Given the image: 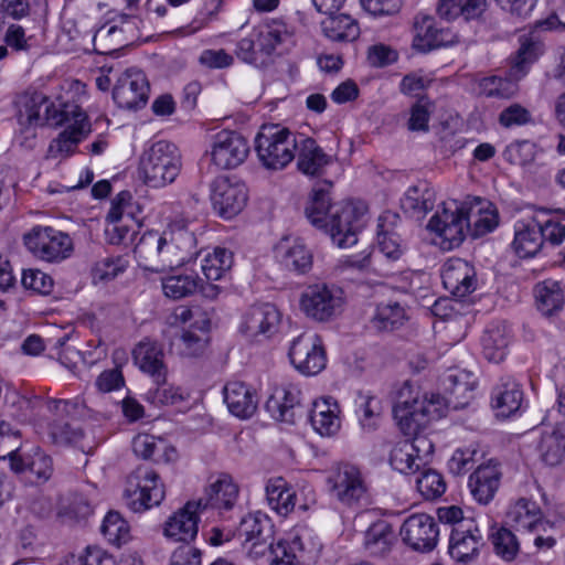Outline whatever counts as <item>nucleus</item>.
Instances as JSON below:
<instances>
[{
    "instance_id": "obj_1",
    "label": "nucleus",
    "mask_w": 565,
    "mask_h": 565,
    "mask_svg": "<svg viewBox=\"0 0 565 565\" xmlns=\"http://www.w3.org/2000/svg\"><path fill=\"white\" fill-rule=\"evenodd\" d=\"M86 95V85L77 79H65L51 96L41 93L24 94L17 98L18 139L20 145L32 148L36 129L50 121L60 125L75 119L78 103Z\"/></svg>"
},
{
    "instance_id": "obj_2",
    "label": "nucleus",
    "mask_w": 565,
    "mask_h": 565,
    "mask_svg": "<svg viewBox=\"0 0 565 565\" xmlns=\"http://www.w3.org/2000/svg\"><path fill=\"white\" fill-rule=\"evenodd\" d=\"M140 268L151 273H164L186 264L195 254V237L188 230V220L175 216L162 232L142 234L134 249Z\"/></svg>"
},
{
    "instance_id": "obj_3",
    "label": "nucleus",
    "mask_w": 565,
    "mask_h": 565,
    "mask_svg": "<svg viewBox=\"0 0 565 565\" xmlns=\"http://www.w3.org/2000/svg\"><path fill=\"white\" fill-rule=\"evenodd\" d=\"M309 222L329 234L340 248L358 243V235L367 221V206L361 201L332 202L328 191L315 190L306 207Z\"/></svg>"
},
{
    "instance_id": "obj_4",
    "label": "nucleus",
    "mask_w": 565,
    "mask_h": 565,
    "mask_svg": "<svg viewBox=\"0 0 565 565\" xmlns=\"http://www.w3.org/2000/svg\"><path fill=\"white\" fill-rule=\"evenodd\" d=\"M450 405L448 397L424 393L411 382H404L396 393L394 419L404 435L416 434L430 422L443 418Z\"/></svg>"
},
{
    "instance_id": "obj_5",
    "label": "nucleus",
    "mask_w": 565,
    "mask_h": 565,
    "mask_svg": "<svg viewBox=\"0 0 565 565\" xmlns=\"http://www.w3.org/2000/svg\"><path fill=\"white\" fill-rule=\"evenodd\" d=\"M296 45V28L278 19L265 21L236 45V55L245 63L263 66L275 53L289 51Z\"/></svg>"
},
{
    "instance_id": "obj_6",
    "label": "nucleus",
    "mask_w": 565,
    "mask_h": 565,
    "mask_svg": "<svg viewBox=\"0 0 565 565\" xmlns=\"http://www.w3.org/2000/svg\"><path fill=\"white\" fill-rule=\"evenodd\" d=\"M461 201L448 199L437 207L426 224L433 245L449 252L459 247L468 235V223Z\"/></svg>"
},
{
    "instance_id": "obj_7",
    "label": "nucleus",
    "mask_w": 565,
    "mask_h": 565,
    "mask_svg": "<svg viewBox=\"0 0 565 565\" xmlns=\"http://www.w3.org/2000/svg\"><path fill=\"white\" fill-rule=\"evenodd\" d=\"M297 149L295 134L280 125H263L255 138L257 157L269 170L286 168L295 159Z\"/></svg>"
},
{
    "instance_id": "obj_8",
    "label": "nucleus",
    "mask_w": 565,
    "mask_h": 565,
    "mask_svg": "<svg viewBox=\"0 0 565 565\" xmlns=\"http://www.w3.org/2000/svg\"><path fill=\"white\" fill-rule=\"evenodd\" d=\"M181 168V157L173 143L164 140L154 142L147 149L139 162V174L151 188H162L172 183Z\"/></svg>"
},
{
    "instance_id": "obj_9",
    "label": "nucleus",
    "mask_w": 565,
    "mask_h": 565,
    "mask_svg": "<svg viewBox=\"0 0 565 565\" xmlns=\"http://www.w3.org/2000/svg\"><path fill=\"white\" fill-rule=\"evenodd\" d=\"M345 302V292L338 285L315 282L300 292L298 305L307 318L328 322L343 311Z\"/></svg>"
},
{
    "instance_id": "obj_10",
    "label": "nucleus",
    "mask_w": 565,
    "mask_h": 565,
    "mask_svg": "<svg viewBox=\"0 0 565 565\" xmlns=\"http://www.w3.org/2000/svg\"><path fill=\"white\" fill-rule=\"evenodd\" d=\"M166 497V488L160 476L151 468L139 467L126 479L124 499L136 513L158 507Z\"/></svg>"
},
{
    "instance_id": "obj_11",
    "label": "nucleus",
    "mask_w": 565,
    "mask_h": 565,
    "mask_svg": "<svg viewBox=\"0 0 565 565\" xmlns=\"http://www.w3.org/2000/svg\"><path fill=\"white\" fill-rule=\"evenodd\" d=\"M22 242L34 258L51 264L65 260L74 249L71 236L52 226H33L23 234Z\"/></svg>"
},
{
    "instance_id": "obj_12",
    "label": "nucleus",
    "mask_w": 565,
    "mask_h": 565,
    "mask_svg": "<svg viewBox=\"0 0 565 565\" xmlns=\"http://www.w3.org/2000/svg\"><path fill=\"white\" fill-rule=\"evenodd\" d=\"M327 482L333 497L343 505L359 508L370 502V489L362 471L353 465L333 469Z\"/></svg>"
},
{
    "instance_id": "obj_13",
    "label": "nucleus",
    "mask_w": 565,
    "mask_h": 565,
    "mask_svg": "<svg viewBox=\"0 0 565 565\" xmlns=\"http://www.w3.org/2000/svg\"><path fill=\"white\" fill-rule=\"evenodd\" d=\"M249 153L248 141L233 130L214 134L209 142L205 156L217 170H228L241 166Z\"/></svg>"
},
{
    "instance_id": "obj_14",
    "label": "nucleus",
    "mask_w": 565,
    "mask_h": 565,
    "mask_svg": "<svg viewBox=\"0 0 565 565\" xmlns=\"http://www.w3.org/2000/svg\"><path fill=\"white\" fill-rule=\"evenodd\" d=\"M411 436L409 440L396 443L390 452V465L404 475L418 471L434 452V444L427 436L419 433Z\"/></svg>"
},
{
    "instance_id": "obj_15",
    "label": "nucleus",
    "mask_w": 565,
    "mask_h": 565,
    "mask_svg": "<svg viewBox=\"0 0 565 565\" xmlns=\"http://www.w3.org/2000/svg\"><path fill=\"white\" fill-rule=\"evenodd\" d=\"M289 359L292 366L306 376L319 374L327 365L322 341L312 332L302 333L291 342Z\"/></svg>"
},
{
    "instance_id": "obj_16",
    "label": "nucleus",
    "mask_w": 565,
    "mask_h": 565,
    "mask_svg": "<svg viewBox=\"0 0 565 565\" xmlns=\"http://www.w3.org/2000/svg\"><path fill=\"white\" fill-rule=\"evenodd\" d=\"M273 525L264 513L256 512L245 515L237 527V539L243 548L253 558L263 557L270 547Z\"/></svg>"
},
{
    "instance_id": "obj_17",
    "label": "nucleus",
    "mask_w": 565,
    "mask_h": 565,
    "mask_svg": "<svg viewBox=\"0 0 565 565\" xmlns=\"http://www.w3.org/2000/svg\"><path fill=\"white\" fill-rule=\"evenodd\" d=\"M211 201L217 215L225 220H231L238 215L246 206L248 191L243 182L221 177L213 184Z\"/></svg>"
},
{
    "instance_id": "obj_18",
    "label": "nucleus",
    "mask_w": 565,
    "mask_h": 565,
    "mask_svg": "<svg viewBox=\"0 0 565 565\" xmlns=\"http://www.w3.org/2000/svg\"><path fill=\"white\" fill-rule=\"evenodd\" d=\"M483 546V535L475 520L468 519L452 527L448 552L455 562L462 564L476 562Z\"/></svg>"
},
{
    "instance_id": "obj_19",
    "label": "nucleus",
    "mask_w": 565,
    "mask_h": 565,
    "mask_svg": "<svg viewBox=\"0 0 565 565\" xmlns=\"http://www.w3.org/2000/svg\"><path fill=\"white\" fill-rule=\"evenodd\" d=\"M402 541L417 552H430L438 543L439 529L427 513H414L406 518L399 529Z\"/></svg>"
},
{
    "instance_id": "obj_20",
    "label": "nucleus",
    "mask_w": 565,
    "mask_h": 565,
    "mask_svg": "<svg viewBox=\"0 0 565 565\" xmlns=\"http://www.w3.org/2000/svg\"><path fill=\"white\" fill-rule=\"evenodd\" d=\"M201 511L202 501H188L164 521L162 535L170 542L189 545L198 535Z\"/></svg>"
},
{
    "instance_id": "obj_21",
    "label": "nucleus",
    "mask_w": 565,
    "mask_h": 565,
    "mask_svg": "<svg viewBox=\"0 0 565 565\" xmlns=\"http://www.w3.org/2000/svg\"><path fill=\"white\" fill-rule=\"evenodd\" d=\"M279 310L271 303L250 307L242 317L239 331L248 339L270 338L278 331Z\"/></svg>"
},
{
    "instance_id": "obj_22",
    "label": "nucleus",
    "mask_w": 565,
    "mask_h": 565,
    "mask_svg": "<svg viewBox=\"0 0 565 565\" xmlns=\"http://www.w3.org/2000/svg\"><path fill=\"white\" fill-rule=\"evenodd\" d=\"M458 42L457 35L448 28L438 26L433 17L418 14L413 24V47L419 52L449 46Z\"/></svg>"
},
{
    "instance_id": "obj_23",
    "label": "nucleus",
    "mask_w": 565,
    "mask_h": 565,
    "mask_svg": "<svg viewBox=\"0 0 565 565\" xmlns=\"http://www.w3.org/2000/svg\"><path fill=\"white\" fill-rule=\"evenodd\" d=\"M148 93L149 85L145 74L138 70H128L118 78L113 98L120 108L137 109L146 105Z\"/></svg>"
},
{
    "instance_id": "obj_24",
    "label": "nucleus",
    "mask_w": 565,
    "mask_h": 565,
    "mask_svg": "<svg viewBox=\"0 0 565 565\" xmlns=\"http://www.w3.org/2000/svg\"><path fill=\"white\" fill-rule=\"evenodd\" d=\"M65 129L51 141L47 158L63 159L73 154L77 145L90 132V124L84 111L76 110L75 119L65 121Z\"/></svg>"
},
{
    "instance_id": "obj_25",
    "label": "nucleus",
    "mask_w": 565,
    "mask_h": 565,
    "mask_svg": "<svg viewBox=\"0 0 565 565\" xmlns=\"http://www.w3.org/2000/svg\"><path fill=\"white\" fill-rule=\"evenodd\" d=\"M467 220L468 234L481 237L491 233L499 225V214L495 206L488 200L468 198L461 201Z\"/></svg>"
},
{
    "instance_id": "obj_26",
    "label": "nucleus",
    "mask_w": 565,
    "mask_h": 565,
    "mask_svg": "<svg viewBox=\"0 0 565 565\" xmlns=\"http://www.w3.org/2000/svg\"><path fill=\"white\" fill-rule=\"evenodd\" d=\"M507 519L518 531L529 533L548 532L553 527L536 502L526 498H521L510 505Z\"/></svg>"
},
{
    "instance_id": "obj_27",
    "label": "nucleus",
    "mask_w": 565,
    "mask_h": 565,
    "mask_svg": "<svg viewBox=\"0 0 565 565\" xmlns=\"http://www.w3.org/2000/svg\"><path fill=\"white\" fill-rule=\"evenodd\" d=\"M239 488L232 476L218 473L209 478L202 501V510L212 508L215 510H231L238 499Z\"/></svg>"
},
{
    "instance_id": "obj_28",
    "label": "nucleus",
    "mask_w": 565,
    "mask_h": 565,
    "mask_svg": "<svg viewBox=\"0 0 565 565\" xmlns=\"http://www.w3.org/2000/svg\"><path fill=\"white\" fill-rule=\"evenodd\" d=\"M276 262L289 271L305 274L312 266V253L298 237H282L274 247Z\"/></svg>"
},
{
    "instance_id": "obj_29",
    "label": "nucleus",
    "mask_w": 565,
    "mask_h": 565,
    "mask_svg": "<svg viewBox=\"0 0 565 565\" xmlns=\"http://www.w3.org/2000/svg\"><path fill=\"white\" fill-rule=\"evenodd\" d=\"M444 287L455 297L463 298L476 290L475 268L461 258L448 259L441 271Z\"/></svg>"
},
{
    "instance_id": "obj_30",
    "label": "nucleus",
    "mask_w": 565,
    "mask_h": 565,
    "mask_svg": "<svg viewBox=\"0 0 565 565\" xmlns=\"http://www.w3.org/2000/svg\"><path fill=\"white\" fill-rule=\"evenodd\" d=\"M341 407L331 396H322L312 402L310 409V424L312 429L321 437H333L341 428Z\"/></svg>"
},
{
    "instance_id": "obj_31",
    "label": "nucleus",
    "mask_w": 565,
    "mask_h": 565,
    "mask_svg": "<svg viewBox=\"0 0 565 565\" xmlns=\"http://www.w3.org/2000/svg\"><path fill=\"white\" fill-rule=\"evenodd\" d=\"M223 396L228 411L237 418H249L257 409V393L243 381H228L223 388Z\"/></svg>"
},
{
    "instance_id": "obj_32",
    "label": "nucleus",
    "mask_w": 565,
    "mask_h": 565,
    "mask_svg": "<svg viewBox=\"0 0 565 565\" xmlns=\"http://www.w3.org/2000/svg\"><path fill=\"white\" fill-rule=\"evenodd\" d=\"M501 472L497 461L490 459L470 475L468 487L473 499L480 504H488L499 489Z\"/></svg>"
},
{
    "instance_id": "obj_33",
    "label": "nucleus",
    "mask_w": 565,
    "mask_h": 565,
    "mask_svg": "<svg viewBox=\"0 0 565 565\" xmlns=\"http://www.w3.org/2000/svg\"><path fill=\"white\" fill-rule=\"evenodd\" d=\"M514 237L511 249L520 258L536 256L543 247L540 224L535 218L518 220L513 226Z\"/></svg>"
},
{
    "instance_id": "obj_34",
    "label": "nucleus",
    "mask_w": 565,
    "mask_h": 565,
    "mask_svg": "<svg viewBox=\"0 0 565 565\" xmlns=\"http://www.w3.org/2000/svg\"><path fill=\"white\" fill-rule=\"evenodd\" d=\"M536 449L546 465H559L565 459V424L543 425Z\"/></svg>"
},
{
    "instance_id": "obj_35",
    "label": "nucleus",
    "mask_w": 565,
    "mask_h": 565,
    "mask_svg": "<svg viewBox=\"0 0 565 565\" xmlns=\"http://www.w3.org/2000/svg\"><path fill=\"white\" fill-rule=\"evenodd\" d=\"M523 392L512 377L501 379L491 393V406L498 417L508 418L521 407Z\"/></svg>"
},
{
    "instance_id": "obj_36",
    "label": "nucleus",
    "mask_w": 565,
    "mask_h": 565,
    "mask_svg": "<svg viewBox=\"0 0 565 565\" xmlns=\"http://www.w3.org/2000/svg\"><path fill=\"white\" fill-rule=\"evenodd\" d=\"M300 401V390L291 383L275 386L266 402V408L276 420L292 423L294 407Z\"/></svg>"
},
{
    "instance_id": "obj_37",
    "label": "nucleus",
    "mask_w": 565,
    "mask_h": 565,
    "mask_svg": "<svg viewBox=\"0 0 565 565\" xmlns=\"http://www.w3.org/2000/svg\"><path fill=\"white\" fill-rule=\"evenodd\" d=\"M135 364L139 370L152 377L154 383L167 377L163 351L154 342L142 341L132 351Z\"/></svg>"
},
{
    "instance_id": "obj_38",
    "label": "nucleus",
    "mask_w": 565,
    "mask_h": 565,
    "mask_svg": "<svg viewBox=\"0 0 565 565\" xmlns=\"http://www.w3.org/2000/svg\"><path fill=\"white\" fill-rule=\"evenodd\" d=\"M266 500L269 508L280 516H288L297 507V491L282 477L267 480Z\"/></svg>"
},
{
    "instance_id": "obj_39",
    "label": "nucleus",
    "mask_w": 565,
    "mask_h": 565,
    "mask_svg": "<svg viewBox=\"0 0 565 565\" xmlns=\"http://www.w3.org/2000/svg\"><path fill=\"white\" fill-rule=\"evenodd\" d=\"M210 327V318L200 316L195 328L184 329L174 343L179 354L189 358L202 354L207 347Z\"/></svg>"
},
{
    "instance_id": "obj_40",
    "label": "nucleus",
    "mask_w": 565,
    "mask_h": 565,
    "mask_svg": "<svg viewBox=\"0 0 565 565\" xmlns=\"http://www.w3.org/2000/svg\"><path fill=\"white\" fill-rule=\"evenodd\" d=\"M537 310L546 317L558 313L565 303L564 291L556 280H544L534 288Z\"/></svg>"
},
{
    "instance_id": "obj_41",
    "label": "nucleus",
    "mask_w": 565,
    "mask_h": 565,
    "mask_svg": "<svg viewBox=\"0 0 565 565\" xmlns=\"http://www.w3.org/2000/svg\"><path fill=\"white\" fill-rule=\"evenodd\" d=\"M543 53L544 45L542 42L521 38L520 47L511 62L510 76L515 81L522 79Z\"/></svg>"
},
{
    "instance_id": "obj_42",
    "label": "nucleus",
    "mask_w": 565,
    "mask_h": 565,
    "mask_svg": "<svg viewBox=\"0 0 565 565\" xmlns=\"http://www.w3.org/2000/svg\"><path fill=\"white\" fill-rule=\"evenodd\" d=\"M301 540L299 531L294 530L270 544V565H300L299 554L303 550Z\"/></svg>"
},
{
    "instance_id": "obj_43",
    "label": "nucleus",
    "mask_w": 565,
    "mask_h": 565,
    "mask_svg": "<svg viewBox=\"0 0 565 565\" xmlns=\"http://www.w3.org/2000/svg\"><path fill=\"white\" fill-rule=\"evenodd\" d=\"M321 30L333 42H351L360 35L358 22L347 14L328 15L321 21Z\"/></svg>"
},
{
    "instance_id": "obj_44",
    "label": "nucleus",
    "mask_w": 565,
    "mask_h": 565,
    "mask_svg": "<svg viewBox=\"0 0 565 565\" xmlns=\"http://www.w3.org/2000/svg\"><path fill=\"white\" fill-rule=\"evenodd\" d=\"M298 169L307 175H316L329 163V157L311 138L298 141Z\"/></svg>"
},
{
    "instance_id": "obj_45",
    "label": "nucleus",
    "mask_w": 565,
    "mask_h": 565,
    "mask_svg": "<svg viewBox=\"0 0 565 565\" xmlns=\"http://www.w3.org/2000/svg\"><path fill=\"white\" fill-rule=\"evenodd\" d=\"M509 330L505 324H491L482 337L484 358L493 363L502 362L508 354Z\"/></svg>"
},
{
    "instance_id": "obj_46",
    "label": "nucleus",
    "mask_w": 565,
    "mask_h": 565,
    "mask_svg": "<svg viewBox=\"0 0 565 565\" xmlns=\"http://www.w3.org/2000/svg\"><path fill=\"white\" fill-rule=\"evenodd\" d=\"M477 377L469 371L458 370L447 376L446 388L450 396L448 399L454 407L463 406L471 398L472 392L477 387Z\"/></svg>"
},
{
    "instance_id": "obj_47",
    "label": "nucleus",
    "mask_w": 565,
    "mask_h": 565,
    "mask_svg": "<svg viewBox=\"0 0 565 565\" xmlns=\"http://www.w3.org/2000/svg\"><path fill=\"white\" fill-rule=\"evenodd\" d=\"M436 199V190L429 183L420 181L406 190L402 206L405 211L427 213L433 210Z\"/></svg>"
},
{
    "instance_id": "obj_48",
    "label": "nucleus",
    "mask_w": 565,
    "mask_h": 565,
    "mask_svg": "<svg viewBox=\"0 0 565 565\" xmlns=\"http://www.w3.org/2000/svg\"><path fill=\"white\" fill-rule=\"evenodd\" d=\"M100 532L105 540L116 547H121L134 540L129 523L116 511L105 515Z\"/></svg>"
},
{
    "instance_id": "obj_49",
    "label": "nucleus",
    "mask_w": 565,
    "mask_h": 565,
    "mask_svg": "<svg viewBox=\"0 0 565 565\" xmlns=\"http://www.w3.org/2000/svg\"><path fill=\"white\" fill-rule=\"evenodd\" d=\"M395 540L392 526L386 521L371 524L364 533V548L372 555H382L390 551Z\"/></svg>"
},
{
    "instance_id": "obj_50",
    "label": "nucleus",
    "mask_w": 565,
    "mask_h": 565,
    "mask_svg": "<svg viewBox=\"0 0 565 565\" xmlns=\"http://www.w3.org/2000/svg\"><path fill=\"white\" fill-rule=\"evenodd\" d=\"M233 253L224 247L207 252L201 260V269L207 280L222 279L233 265Z\"/></svg>"
},
{
    "instance_id": "obj_51",
    "label": "nucleus",
    "mask_w": 565,
    "mask_h": 565,
    "mask_svg": "<svg viewBox=\"0 0 565 565\" xmlns=\"http://www.w3.org/2000/svg\"><path fill=\"white\" fill-rule=\"evenodd\" d=\"M145 394V399L154 407L179 406L189 399V393L180 386L167 384L166 379L156 383Z\"/></svg>"
},
{
    "instance_id": "obj_52",
    "label": "nucleus",
    "mask_w": 565,
    "mask_h": 565,
    "mask_svg": "<svg viewBox=\"0 0 565 565\" xmlns=\"http://www.w3.org/2000/svg\"><path fill=\"white\" fill-rule=\"evenodd\" d=\"M486 8L487 0H439L438 12L448 20L459 17L471 20L480 17Z\"/></svg>"
},
{
    "instance_id": "obj_53",
    "label": "nucleus",
    "mask_w": 565,
    "mask_h": 565,
    "mask_svg": "<svg viewBox=\"0 0 565 565\" xmlns=\"http://www.w3.org/2000/svg\"><path fill=\"white\" fill-rule=\"evenodd\" d=\"M166 297L178 300L193 295L201 286V279L193 274L171 275L161 280Z\"/></svg>"
},
{
    "instance_id": "obj_54",
    "label": "nucleus",
    "mask_w": 565,
    "mask_h": 565,
    "mask_svg": "<svg viewBox=\"0 0 565 565\" xmlns=\"http://www.w3.org/2000/svg\"><path fill=\"white\" fill-rule=\"evenodd\" d=\"M519 81L508 77L488 76L479 81V93L490 98L510 99L519 92Z\"/></svg>"
},
{
    "instance_id": "obj_55",
    "label": "nucleus",
    "mask_w": 565,
    "mask_h": 565,
    "mask_svg": "<svg viewBox=\"0 0 565 565\" xmlns=\"http://www.w3.org/2000/svg\"><path fill=\"white\" fill-rule=\"evenodd\" d=\"M479 445L470 444L457 448L447 462V468L454 476H462L469 471L481 458Z\"/></svg>"
},
{
    "instance_id": "obj_56",
    "label": "nucleus",
    "mask_w": 565,
    "mask_h": 565,
    "mask_svg": "<svg viewBox=\"0 0 565 565\" xmlns=\"http://www.w3.org/2000/svg\"><path fill=\"white\" fill-rule=\"evenodd\" d=\"M20 447L19 436L12 433L9 424L0 425V459L9 458L10 467L14 472H23L24 463L21 456L17 451Z\"/></svg>"
},
{
    "instance_id": "obj_57",
    "label": "nucleus",
    "mask_w": 565,
    "mask_h": 565,
    "mask_svg": "<svg viewBox=\"0 0 565 565\" xmlns=\"http://www.w3.org/2000/svg\"><path fill=\"white\" fill-rule=\"evenodd\" d=\"M141 213L139 204L134 200L128 191L119 192L111 201L109 211L106 215L107 220L127 221L138 220Z\"/></svg>"
},
{
    "instance_id": "obj_58",
    "label": "nucleus",
    "mask_w": 565,
    "mask_h": 565,
    "mask_svg": "<svg viewBox=\"0 0 565 565\" xmlns=\"http://www.w3.org/2000/svg\"><path fill=\"white\" fill-rule=\"evenodd\" d=\"M405 319V309L399 303L390 301L377 306L373 324L379 330H393L402 326Z\"/></svg>"
},
{
    "instance_id": "obj_59",
    "label": "nucleus",
    "mask_w": 565,
    "mask_h": 565,
    "mask_svg": "<svg viewBox=\"0 0 565 565\" xmlns=\"http://www.w3.org/2000/svg\"><path fill=\"white\" fill-rule=\"evenodd\" d=\"M539 153L537 146L530 140H515L502 152L505 161L511 164L526 167L534 162Z\"/></svg>"
},
{
    "instance_id": "obj_60",
    "label": "nucleus",
    "mask_w": 565,
    "mask_h": 565,
    "mask_svg": "<svg viewBox=\"0 0 565 565\" xmlns=\"http://www.w3.org/2000/svg\"><path fill=\"white\" fill-rule=\"evenodd\" d=\"M24 471L29 470L35 478L36 483L46 482L53 475V462L50 456L39 448L22 457Z\"/></svg>"
},
{
    "instance_id": "obj_61",
    "label": "nucleus",
    "mask_w": 565,
    "mask_h": 565,
    "mask_svg": "<svg viewBox=\"0 0 565 565\" xmlns=\"http://www.w3.org/2000/svg\"><path fill=\"white\" fill-rule=\"evenodd\" d=\"M107 356V348L102 342L95 347L94 351H86L82 353L72 347H66L60 354V361L63 365L73 370L79 361L92 366L98 361L104 360Z\"/></svg>"
},
{
    "instance_id": "obj_62",
    "label": "nucleus",
    "mask_w": 565,
    "mask_h": 565,
    "mask_svg": "<svg viewBox=\"0 0 565 565\" xmlns=\"http://www.w3.org/2000/svg\"><path fill=\"white\" fill-rule=\"evenodd\" d=\"M128 267V260L121 256L106 257L95 263L92 278L95 284H105L122 274Z\"/></svg>"
},
{
    "instance_id": "obj_63",
    "label": "nucleus",
    "mask_w": 565,
    "mask_h": 565,
    "mask_svg": "<svg viewBox=\"0 0 565 565\" xmlns=\"http://www.w3.org/2000/svg\"><path fill=\"white\" fill-rule=\"evenodd\" d=\"M138 228V220H131V223H128L127 221L105 218V236L107 242L114 245L132 242Z\"/></svg>"
},
{
    "instance_id": "obj_64",
    "label": "nucleus",
    "mask_w": 565,
    "mask_h": 565,
    "mask_svg": "<svg viewBox=\"0 0 565 565\" xmlns=\"http://www.w3.org/2000/svg\"><path fill=\"white\" fill-rule=\"evenodd\" d=\"M495 554L507 562L513 561L520 551V543L515 534L507 527H501L491 536Z\"/></svg>"
}]
</instances>
